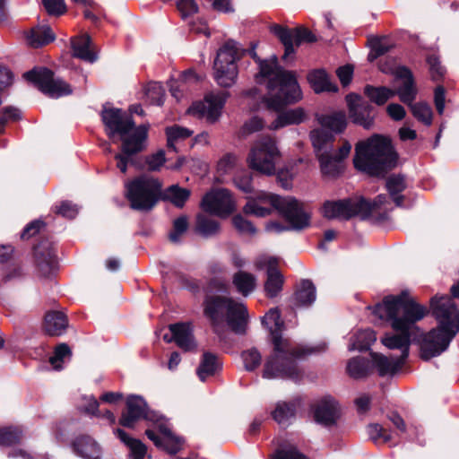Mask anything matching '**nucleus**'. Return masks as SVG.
Segmentation results:
<instances>
[{
	"mask_svg": "<svg viewBox=\"0 0 459 459\" xmlns=\"http://www.w3.org/2000/svg\"><path fill=\"white\" fill-rule=\"evenodd\" d=\"M374 313L390 322L395 332L385 333L382 343L390 350L400 351L399 357L405 360L409 355L411 338L419 331L415 324L428 314V308L403 291L398 296L386 297L383 303L376 306Z\"/></svg>",
	"mask_w": 459,
	"mask_h": 459,
	"instance_id": "f257e3e1",
	"label": "nucleus"
},
{
	"mask_svg": "<svg viewBox=\"0 0 459 459\" xmlns=\"http://www.w3.org/2000/svg\"><path fill=\"white\" fill-rule=\"evenodd\" d=\"M262 323L270 331L273 343V353L264 363L263 377L282 378L294 382L300 380L303 372L297 359L315 352V350L294 346L290 340L282 338L281 331L284 323L277 308L270 309L263 317Z\"/></svg>",
	"mask_w": 459,
	"mask_h": 459,
	"instance_id": "f03ea898",
	"label": "nucleus"
},
{
	"mask_svg": "<svg viewBox=\"0 0 459 459\" xmlns=\"http://www.w3.org/2000/svg\"><path fill=\"white\" fill-rule=\"evenodd\" d=\"M250 55L258 65L259 71L255 74L256 82L267 83L269 93L265 100L268 108L280 110L285 105L301 100V91L295 74L282 69L275 55L267 59H261L255 50H251Z\"/></svg>",
	"mask_w": 459,
	"mask_h": 459,
	"instance_id": "7ed1b4c3",
	"label": "nucleus"
},
{
	"mask_svg": "<svg viewBox=\"0 0 459 459\" xmlns=\"http://www.w3.org/2000/svg\"><path fill=\"white\" fill-rule=\"evenodd\" d=\"M432 314L439 326L422 335L420 358L424 360L439 356L459 331V309L448 296H435L430 300Z\"/></svg>",
	"mask_w": 459,
	"mask_h": 459,
	"instance_id": "20e7f679",
	"label": "nucleus"
},
{
	"mask_svg": "<svg viewBox=\"0 0 459 459\" xmlns=\"http://www.w3.org/2000/svg\"><path fill=\"white\" fill-rule=\"evenodd\" d=\"M101 118L109 137H114L116 134L120 136L121 152L117 153L115 159L117 161V169L122 173H126L127 165L134 164L132 156L144 148L143 142L147 138L148 126L142 125L135 127L131 115L120 108H104Z\"/></svg>",
	"mask_w": 459,
	"mask_h": 459,
	"instance_id": "39448f33",
	"label": "nucleus"
},
{
	"mask_svg": "<svg viewBox=\"0 0 459 459\" xmlns=\"http://www.w3.org/2000/svg\"><path fill=\"white\" fill-rule=\"evenodd\" d=\"M397 158L391 141L377 134L357 143L353 163L359 170L380 176L395 167Z\"/></svg>",
	"mask_w": 459,
	"mask_h": 459,
	"instance_id": "423d86ee",
	"label": "nucleus"
},
{
	"mask_svg": "<svg viewBox=\"0 0 459 459\" xmlns=\"http://www.w3.org/2000/svg\"><path fill=\"white\" fill-rule=\"evenodd\" d=\"M204 313L210 319L213 332L221 339L224 337L225 321L234 333L242 334L246 332L248 318L247 307L231 298L206 297Z\"/></svg>",
	"mask_w": 459,
	"mask_h": 459,
	"instance_id": "0eeeda50",
	"label": "nucleus"
},
{
	"mask_svg": "<svg viewBox=\"0 0 459 459\" xmlns=\"http://www.w3.org/2000/svg\"><path fill=\"white\" fill-rule=\"evenodd\" d=\"M310 139L323 174L330 177L339 175L342 169L340 162L349 155L351 150V143L345 141L338 150H334L333 145L334 135L323 129L312 130Z\"/></svg>",
	"mask_w": 459,
	"mask_h": 459,
	"instance_id": "6e6552de",
	"label": "nucleus"
},
{
	"mask_svg": "<svg viewBox=\"0 0 459 459\" xmlns=\"http://www.w3.org/2000/svg\"><path fill=\"white\" fill-rule=\"evenodd\" d=\"M385 195H377L371 203L363 197L342 199L339 201H327L323 205V215L330 220H349L354 216L362 219L369 217L371 212L386 203Z\"/></svg>",
	"mask_w": 459,
	"mask_h": 459,
	"instance_id": "1a4fd4ad",
	"label": "nucleus"
},
{
	"mask_svg": "<svg viewBox=\"0 0 459 459\" xmlns=\"http://www.w3.org/2000/svg\"><path fill=\"white\" fill-rule=\"evenodd\" d=\"M244 49L233 39L225 41L217 50L213 62V78L221 87L229 88L236 83L238 68L237 62Z\"/></svg>",
	"mask_w": 459,
	"mask_h": 459,
	"instance_id": "9d476101",
	"label": "nucleus"
},
{
	"mask_svg": "<svg viewBox=\"0 0 459 459\" xmlns=\"http://www.w3.org/2000/svg\"><path fill=\"white\" fill-rule=\"evenodd\" d=\"M161 183L152 177L141 176L126 184V196L130 207L149 212L161 197Z\"/></svg>",
	"mask_w": 459,
	"mask_h": 459,
	"instance_id": "9b49d317",
	"label": "nucleus"
},
{
	"mask_svg": "<svg viewBox=\"0 0 459 459\" xmlns=\"http://www.w3.org/2000/svg\"><path fill=\"white\" fill-rule=\"evenodd\" d=\"M264 200L269 201L270 205L276 210L290 225L293 230H302L310 224V211L300 201L292 196L278 195H264Z\"/></svg>",
	"mask_w": 459,
	"mask_h": 459,
	"instance_id": "f8f14e48",
	"label": "nucleus"
},
{
	"mask_svg": "<svg viewBox=\"0 0 459 459\" xmlns=\"http://www.w3.org/2000/svg\"><path fill=\"white\" fill-rule=\"evenodd\" d=\"M280 155L274 139L270 136H263L251 148L247 163L250 169L271 176L275 172V165Z\"/></svg>",
	"mask_w": 459,
	"mask_h": 459,
	"instance_id": "ddd939ff",
	"label": "nucleus"
},
{
	"mask_svg": "<svg viewBox=\"0 0 459 459\" xmlns=\"http://www.w3.org/2000/svg\"><path fill=\"white\" fill-rule=\"evenodd\" d=\"M41 92L50 98H60L73 92L71 86L60 78L54 76L51 70L45 67L34 68L23 74Z\"/></svg>",
	"mask_w": 459,
	"mask_h": 459,
	"instance_id": "4468645a",
	"label": "nucleus"
},
{
	"mask_svg": "<svg viewBox=\"0 0 459 459\" xmlns=\"http://www.w3.org/2000/svg\"><path fill=\"white\" fill-rule=\"evenodd\" d=\"M202 207L209 213L227 217L235 211L236 205L230 192L226 188H220L204 196Z\"/></svg>",
	"mask_w": 459,
	"mask_h": 459,
	"instance_id": "2eb2a0df",
	"label": "nucleus"
},
{
	"mask_svg": "<svg viewBox=\"0 0 459 459\" xmlns=\"http://www.w3.org/2000/svg\"><path fill=\"white\" fill-rule=\"evenodd\" d=\"M227 97L226 92L209 93L203 101L194 103L187 111L189 114L205 118L209 123H214L221 117Z\"/></svg>",
	"mask_w": 459,
	"mask_h": 459,
	"instance_id": "dca6fc26",
	"label": "nucleus"
},
{
	"mask_svg": "<svg viewBox=\"0 0 459 459\" xmlns=\"http://www.w3.org/2000/svg\"><path fill=\"white\" fill-rule=\"evenodd\" d=\"M273 32L278 37L284 46L282 58L287 60L295 53L294 46H299L303 42H314L316 40L312 32L305 28L287 29L280 25L272 28Z\"/></svg>",
	"mask_w": 459,
	"mask_h": 459,
	"instance_id": "f3484780",
	"label": "nucleus"
},
{
	"mask_svg": "<svg viewBox=\"0 0 459 459\" xmlns=\"http://www.w3.org/2000/svg\"><path fill=\"white\" fill-rule=\"evenodd\" d=\"M346 102L349 111V116L354 124L363 126L365 129H369L374 121V117L371 115L372 107L361 96L350 93L346 96Z\"/></svg>",
	"mask_w": 459,
	"mask_h": 459,
	"instance_id": "a211bd4d",
	"label": "nucleus"
},
{
	"mask_svg": "<svg viewBox=\"0 0 459 459\" xmlns=\"http://www.w3.org/2000/svg\"><path fill=\"white\" fill-rule=\"evenodd\" d=\"M394 84V89H392L394 96L398 95L402 102L411 105L417 95L411 72L404 66L399 67L396 71Z\"/></svg>",
	"mask_w": 459,
	"mask_h": 459,
	"instance_id": "6ab92c4d",
	"label": "nucleus"
},
{
	"mask_svg": "<svg viewBox=\"0 0 459 459\" xmlns=\"http://www.w3.org/2000/svg\"><path fill=\"white\" fill-rule=\"evenodd\" d=\"M141 419L154 420L147 411L145 401L140 396L131 395L126 400V411L123 413L119 422L124 427L132 428Z\"/></svg>",
	"mask_w": 459,
	"mask_h": 459,
	"instance_id": "aec40b11",
	"label": "nucleus"
},
{
	"mask_svg": "<svg viewBox=\"0 0 459 459\" xmlns=\"http://www.w3.org/2000/svg\"><path fill=\"white\" fill-rule=\"evenodd\" d=\"M339 416L338 403L331 397L320 400L313 407L314 420L324 427L335 425Z\"/></svg>",
	"mask_w": 459,
	"mask_h": 459,
	"instance_id": "412c9836",
	"label": "nucleus"
},
{
	"mask_svg": "<svg viewBox=\"0 0 459 459\" xmlns=\"http://www.w3.org/2000/svg\"><path fill=\"white\" fill-rule=\"evenodd\" d=\"M370 366L380 377L394 375L403 365L404 359L400 357H387L381 353L370 352Z\"/></svg>",
	"mask_w": 459,
	"mask_h": 459,
	"instance_id": "4be33fe9",
	"label": "nucleus"
},
{
	"mask_svg": "<svg viewBox=\"0 0 459 459\" xmlns=\"http://www.w3.org/2000/svg\"><path fill=\"white\" fill-rule=\"evenodd\" d=\"M145 434L156 446L164 449L171 455L178 453L181 448L182 442L180 438L173 436L167 428H160V436L152 429H147Z\"/></svg>",
	"mask_w": 459,
	"mask_h": 459,
	"instance_id": "5701e85b",
	"label": "nucleus"
},
{
	"mask_svg": "<svg viewBox=\"0 0 459 459\" xmlns=\"http://www.w3.org/2000/svg\"><path fill=\"white\" fill-rule=\"evenodd\" d=\"M34 255L41 274L49 276L56 268V254L48 244L41 243L35 247Z\"/></svg>",
	"mask_w": 459,
	"mask_h": 459,
	"instance_id": "b1692460",
	"label": "nucleus"
},
{
	"mask_svg": "<svg viewBox=\"0 0 459 459\" xmlns=\"http://www.w3.org/2000/svg\"><path fill=\"white\" fill-rule=\"evenodd\" d=\"M222 368V361L218 355L205 351L202 355L199 366L196 368V374L202 382H204L208 377H212L219 373Z\"/></svg>",
	"mask_w": 459,
	"mask_h": 459,
	"instance_id": "393cba45",
	"label": "nucleus"
},
{
	"mask_svg": "<svg viewBox=\"0 0 459 459\" xmlns=\"http://www.w3.org/2000/svg\"><path fill=\"white\" fill-rule=\"evenodd\" d=\"M73 56L89 63L98 59L97 53L92 49L91 39L89 35L73 38L71 40Z\"/></svg>",
	"mask_w": 459,
	"mask_h": 459,
	"instance_id": "a878e982",
	"label": "nucleus"
},
{
	"mask_svg": "<svg viewBox=\"0 0 459 459\" xmlns=\"http://www.w3.org/2000/svg\"><path fill=\"white\" fill-rule=\"evenodd\" d=\"M317 121L326 133L334 134L342 133L347 126V117L343 111H334L317 117Z\"/></svg>",
	"mask_w": 459,
	"mask_h": 459,
	"instance_id": "bb28decb",
	"label": "nucleus"
},
{
	"mask_svg": "<svg viewBox=\"0 0 459 459\" xmlns=\"http://www.w3.org/2000/svg\"><path fill=\"white\" fill-rule=\"evenodd\" d=\"M75 453L84 459H100V445L89 436L78 437L73 443Z\"/></svg>",
	"mask_w": 459,
	"mask_h": 459,
	"instance_id": "cd10ccee",
	"label": "nucleus"
},
{
	"mask_svg": "<svg viewBox=\"0 0 459 459\" xmlns=\"http://www.w3.org/2000/svg\"><path fill=\"white\" fill-rule=\"evenodd\" d=\"M68 326L67 316L59 311H51L45 316L44 330L51 336L63 334Z\"/></svg>",
	"mask_w": 459,
	"mask_h": 459,
	"instance_id": "c85d7f7f",
	"label": "nucleus"
},
{
	"mask_svg": "<svg viewBox=\"0 0 459 459\" xmlns=\"http://www.w3.org/2000/svg\"><path fill=\"white\" fill-rule=\"evenodd\" d=\"M169 328L170 333L174 334L175 342L179 348L185 351H191L195 347L189 324H173Z\"/></svg>",
	"mask_w": 459,
	"mask_h": 459,
	"instance_id": "c756f323",
	"label": "nucleus"
},
{
	"mask_svg": "<svg viewBox=\"0 0 459 459\" xmlns=\"http://www.w3.org/2000/svg\"><path fill=\"white\" fill-rule=\"evenodd\" d=\"M306 119V114L303 108H297L289 109L278 114L277 117L269 126L271 130H278L290 125H298Z\"/></svg>",
	"mask_w": 459,
	"mask_h": 459,
	"instance_id": "7c9ffc66",
	"label": "nucleus"
},
{
	"mask_svg": "<svg viewBox=\"0 0 459 459\" xmlns=\"http://www.w3.org/2000/svg\"><path fill=\"white\" fill-rule=\"evenodd\" d=\"M307 80L316 93L327 91L336 92L338 87L323 70H316L308 74Z\"/></svg>",
	"mask_w": 459,
	"mask_h": 459,
	"instance_id": "2f4dec72",
	"label": "nucleus"
},
{
	"mask_svg": "<svg viewBox=\"0 0 459 459\" xmlns=\"http://www.w3.org/2000/svg\"><path fill=\"white\" fill-rule=\"evenodd\" d=\"M54 39L55 34L48 26L32 28L26 34L28 45L35 48L47 45Z\"/></svg>",
	"mask_w": 459,
	"mask_h": 459,
	"instance_id": "473e14b6",
	"label": "nucleus"
},
{
	"mask_svg": "<svg viewBox=\"0 0 459 459\" xmlns=\"http://www.w3.org/2000/svg\"><path fill=\"white\" fill-rule=\"evenodd\" d=\"M264 195H273L268 192H259L255 198L249 199L243 208L246 214L254 215L256 217H266L272 213L273 207H265V204H270L269 201L264 200Z\"/></svg>",
	"mask_w": 459,
	"mask_h": 459,
	"instance_id": "72a5a7b5",
	"label": "nucleus"
},
{
	"mask_svg": "<svg viewBox=\"0 0 459 459\" xmlns=\"http://www.w3.org/2000/svg\"><path fill=\"white\" fill-rule=\"evenodd\" d=\"M347 374L353 379H364L372 373L370 361L362 357H354L347 362Z\"/></svg>",
	"mask_w": 459,
	"mask_h": 459,
	"instance_id": "f704fd0d",
	"label": "nucleus"
},
{
	"mask_svg": "<svg viewBox=\"0 0 459 459\" xmlns=\"http://www.w3.org/2000/svg\"><path fill=\"white\" fill-rule=\"evenodd\" d=\"M316 298V287L313 282L303 280L295 292L294 302L298 307H308L315 302Z\"/></svg>",
	"mask_w": 459,
	"mask_h": 459,
	"instance_id": "c9c22d12",
	"label": "nucleus"
},
{
	"mask_svg": "<svg viewBox=\"0 0 459 459\" xmlns=\"http://www.w3.org/2000/svg\"><path fill=\"white\" fill-rule=\"evenodd\" d=\"M115 434L128 447V459H143L146 454V446L139 439L133 438L124 430L117 429Z\"/></svg>",
	"mask_w": 459,
	"mask_h": 459,
	"instance_id": "e433bc0d",
	"label": "nucleus"
},
{
	"mask_svg": "<svg viewBox=\"0 0 459 459\" xmlns=\"http://www.w3.org/2000/svg\"><path fill=\"white\" fill-rule=\"evenodd\" d=\"M232 283L244 297L248 296L256 287V278L245 271H238L232 277Z\"/></svg>",
	"mask_w": 459,
	"mask_h": 459,
	"instance_id": "4c0bfd02",
	"label": "nucleus"
},
{
	"mask_svg": "<svg viewBox=\"0 0 459 459\" xmlns=\"http://www.w3.org/2000/svg\"><path fill=\"white\" fill-rule=\"evenodd\" d=\"M377 340L375 333L370 329L360 330L355 333L350 340V351H365Z\"/></svg>",
	"mask_w": 459,
	"mask_h": 459,
	"instance_id": "58836bf2",
	"label": "nucleus"
},
{
	"mask_svg": "<svg viewBox=\"0 0 459 459\" xmlns=\"http://www.w3.org/2000/svg\"><path fill=\"white\" fill-rule=\"evenodd\" d=\"M386 188L396 206H402L404 196L401 193L406 188L404 177L401 175L390 176L386 180Z\"/></svg>",
	"mask_w": 459,
	"mask_h": 459,
	"instance_id": "ea45409f",
	"label": "nucleus"
},
{
	"mask_svg": "<svg viewBox=\"0 0 459 459\" xmlns=\"http://www.w3.org/2000/svg\"><path fill=\"white\" fill-rule=\"evenodd\" d=\"M295 405L292 403H278L275 410L272 412L273 420L281 426L289 425L290 420L295 417Z\"/></svg>",
	"mask_w": 459,
	"mask_h": 459,
	"instance_id": "a19ab883",
	"label": "nucleus"
},
{
	"mask_svg": "<svg viewBox=\"0 0 459 459\" xmlns=\"http://www.w3.org/2000/svg\"><path fill=\"white\" fill-rule=\"evenodd\" d=\"M196 231L205 238L216 235L220 231L219 222L206 214H198Z\"/></svg>",
	"mask_w": 459,
	"mask_h": 459,
	"instance_id": "79ce46f5",
	"label": "nucleus"
},
{
	"mask_svg": "<svg viewBox=\"0 0 459 459\" xmlns=\"http://www.w3.org/2000/svg\"><path fill=\"white\" fill-rule=\"evenodd\" d=\"M364 94L369 99L370 101L377 105H384L389 99L394 97L392 89L387 87H374L366 85L364 88Z\"/></svg>",
	"mask_w": 459,
	"mask_h": 459,
	"instance_id": "37998d69",
	"label": "nucleus"
},
{
	"mask_svg": "<svg viewBox=\"0 0 459 459\" xmlns=\"http://www.w3.org/2000/svg\"><path fill=\"white\" fill-rule=\"evenodd\" d=\"M189 195L190 192L187 189L171 186L164 192L161 191L160 199L169 200L177 207H183Z\"/></svg>",
	"mask_w": 459,
	"mask_h": 459,
	"instance_id": "c03bdc74",
	"label": "nucleus"
},
{
	"mask_svg": "<svg viewBox=\"0 0 459 459\" xmlns=\"http://www.w3.org/2000/svg\"><path fill=\"white\" fill-rule=\"evenodd\" d=\"M283 283L282 276L276 268H269L267 280L264 284V290L268 297H275L281 290Z\"/></svg>",
	"mask_w": 459,
	"mask_h": 459,
	"instance_id": "a18cd8bd",
	"label": "nucleus"
},
{
	"mask_svg": "<svg viewBox=\"0 0 459 459\" xmlns=\"http://www.w3.org/2000/svg\"><path fill=\"white\" fill-rule=\"evenodd\" d=\"M192 134H193V131H191L187 128H185V127L178 126L168 127L166 129L168 147L169 149H173L175 151L176 150L175 142H177L178 140L186 139L189 136H191Z\"/></svg>",
	"mask_w": 459,
	"mask_h": 459,
	"instance_id": "49530a36",
	"label": "nucleus"
},
{
	"mask_svg": "<svg viewBox=\"0 0 459 459\" xmlns=\"http://www.w3.org/2000/svg\"><path fill=\"white\" fill-rule=\"evenodd\" d=\"M367 431L369 438L376 444H385L392 440L390 432L377 423L369 424Z\"/></svg>",
	"mask_w": 459,
	"mask_h": 459,
	"instance_id": "de8ad7c7",
	"label": "nucleus"
},
{
	"mask_svg": "<svg viewBox=\"0 0 459 459\" xmlns=\"http://www.w3.org/2000/svg\"><path fill=\"white\" fill-rule=\"evenodd\" d=\"M415 118L426 126L432 123V110L431 108L426 103H417L409 105Z\"/></svg>",
	"mask_w": 459,
	"mask_h": 459,
	"instance_id": "09e8293b",
	"label": "nucleus"
},
{
	"mask_svg": "<svg viewBox=\"0 0 459 459\" xmlns=\"http://www.w3.org/2000/svg\"><path fill=\"white\" fill-rule=\"evenodd\" d=\"M145 94L152 104L158 106L163 104L165 91L160 82H150L146 87Z\"/></svg>",
	"mask_w": 459,
	"mask_h": 459,
	"instance_id": "8fccbe9b",
	"label": "nucleus"
},
{
	"mask_svg": "<svg viewBox=\"0 0 459 459\" xmlns=\"http://www.w3.org/2000/svg\"><path fill=\"white\" fill-rule=\"evenodd\" d=\"M188 221L186 216H180L173 221V229L169 234V238L172 243L180 242L182 235L187 230Z\"/></svg>",
	"mask_w": 459,
	"mask_h": 459,
	"instance_id": "3c124183",
	"label": "nucleus"
},
{
	"mask_svg": "<svg viewBox=\"0 0 459 459\" xmlns=\"http://www.w3.org/2000/svg\"><path fill=\"white\" fill-rule=\"evenodd\" d=\"M242 359L245 369L253 371L261 364L262 356L255 348H252L242 352Z\"/></svg>",
	"mask_w": 459,
	"mask_h": 459,
	"instance_id": "603ef678",
	"label": "nucleus"
},
{
	"mask_svg": "<svg viewBox=\"0 0 459 459\" xmlns=\"http://www.w3.org/2000/svg\"><path fill=\"white\" fill-rule=\"evenodd\" d=\"M270 459H307L304 455L291 445H286L278 448Z\"/></svg>",
	"mask_w": 459,
	"mask_h": 459,
	"instance_id": "864d4df0",
	"label": "nucleus"
},
{
	"mask_svg": "<svg viewBox=\"0 0 459 459\" xmlns=\"http://www.w3.org/2000/svg\"><path fill=\"white\" fill-rule=\"evenodd\" d=\"M71 356V350L65 343H61L55 349L54 355L50 357L49 362L56 370L62 368V362L66 357Z\"/></svg>",
	"mask_w": 459,
	"mask_h": 459,
	"instance_id": "5fc2aeb1",
	"label": "nucleus"
},
{
	"mask_svg": "<svg viewBox=\"0 0 459 459\" xmlns=\"http://www.w3.org/2000/svg\"><path fill=\"white\" fill-rule=\"evenodd\" d=\"M20 432L12 427L0 428V446H12L20 440Z\"/></svg>",
	"mask_w": 459,
	"mask_h": 459,
	"instance_id": "6e6d98bb",
	"label": "nucleus"
},
{
	"mask_svg": "<svg viewBox=\"0 0 459 459\" xmlns=\"http://www.w3.org/2000/svg\"><path fill=\"white\" fill-rule=\"evenodd\" d=\"M371 52L368 55L370 60H374L378 56L385 54L390 49V45L385 39H373L370 41Z\"/></svg>",
	"mask_w": 459,
	"mask_h": 459,
	"instance_id": "4d7b16f0",
	"label": "nucleus"
},
{
	"mask_svg": "<svg viewBox=\"0 0 459 459\" xmlns=\"http://www.w3.org/2000/svg\"><path fill=\"white\" fill-rule=\"evenodd\" d=\"M427 63L429 67V73L432 80L437 81L441 79L446 72L445 67L441 65L439 58L435 55L427 57Z\"/></svg>",
	"mask_w": 459,
	"mask_h": 459,
	"instance_id": "13d9d810",
	"label": "nucleus"
},
{
	"mask_svg": "<svg viewBox=\"0 0 459 459\" xmlns=\"http://www.w3.org/2000/svg\"><path fill=\"white\" fill-rule=\"evenodd\" d=\"M177 8L183 19L198 13L199 7L195 0H178Z\"/></svg>",
	"mask_w": 459,
	"mask_h": 459,
	"instance_id": "bf43d9fd",
	"label": "nucleus"
},
{
	"mask_svg": "<svg viewBox=\"0 0 459 459\" xmlns=\"http://www.w3.org/2000/svg\"><path fill=\"white\" fill-rule=\"evenodd\" d=\"M42 3L46 11L50 15L59 16L66 11L64 0H42Z\"/></svg>",
	"mask_w": 459,
	"mask_h": 459,
	"instance_id": "052dcab7",
	"label": "nucleus"
},
{
	"mask_svg": "<svg viewBox=\"0 0 459 459\" xmlns=\"http://www.w3.org/2000/svg\"><path fill=\"white\" fill-rule=\"evenodd\" d=\"M234 227L242 234L253 235L256 232L255 226L241 215H235L232 219Z\"/></svg>",
	"mask_w": 459,
	"mask_h": 459,
	"instance_id": "680f3d73",
	"label": "nucleus"
},
{
	"mask_svg": "<svg viewBox=\"0 0 459 459\" xmlns=\"http://www.w3.org/2000/svg\"><path fill=\"white\" fill-rule=\"evenodd\" d=\"M166 161L164 151H159L156 153L149 155L145 159L148 169L151 171H158Z\"/></svg>",
	"mask_w": 459,
	"mask_h": 459,
	"instance_id": "e2e57ef3",
	"label": "nucleus"
},
{
	"mask_svg": "<svg viewBox=\"0 0 459 459\" xmlns=\"http://www.w3.org/2000/svg\"><path fill=\"white\" fill-rule=\"evenodd\" d=\"M234 184L244 193H251L253 191L252 176L247 172L237 175L234 178Z\"/></svg>",
	"mask_w": 459,
	"mask_h": 459,
	"instance_id": "0e129e2a",
	"label": "nucleus"
},
{
	"mask_svg": "<svg viewBox=\"0 0 459 459\" xmlns=\"http://www.w3.org/2000/svg\"><path fill=\"white\" fill-rule=\"evenodd\" d=\"M238 161V157L232 153L225 154L218 162V171L225 174L233 169Z\"/></svg>",
	"mask_w": 459,
	"mask_h": 459,
	"instance_id": "69168bd1",
	"label": "nucleus"
},
{
	"mask_svg": "<svg viewBox=\"0 0 459 459\" xmlns=\"http://www.w3.org/2000/svg\"><path fill=\"white\" fill-rule=\"evenodd\" d=\"M0 117V133L3 132L4 126L8 119L17 120L21 117V111L13 107H5L1 110Z\"/></svg>",
	"mask_w": 459,
	"mask_h": 459,
	"instance_id": "338daca9",
	"label": "nucleus"
},
{
	"mask_svg": "<svg viewBox=\"0 0 459 459\" xmlns=\"http://www.w3.org/2000/svg\"><path fill=\"white\" fill-rule=\"evenodd\" d=\"M79 212L77 205L71 202L65 201L60 206L56 207V213L61 214L63 217L74 219Z\"/></svg>",
	"mask_w": 459,
	"mask_h": 459,
	"instance_id": "774afa93",
	"label": "nucleus"
}]
</instances>
